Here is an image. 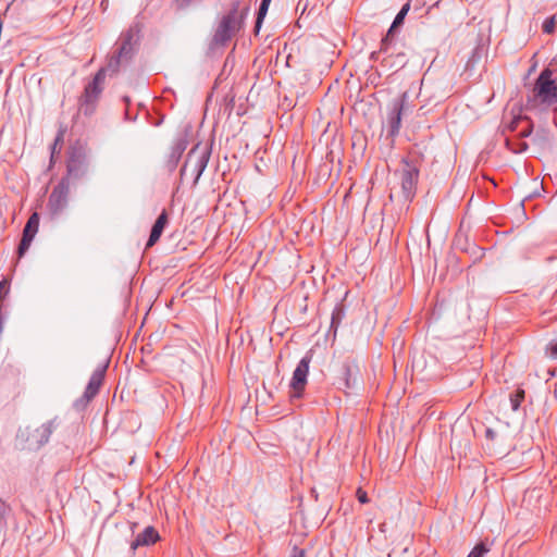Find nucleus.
I'll return each instance as SVG.
<instances>
[{"label":"nucleus","mask_w":557,"mask_h":557,"mask_svg":"<svg viewBox=\"0 0 557 557\" xmlns=\"http://www.w3.org/2000/svg\"><path fill=\"white\" fill-rule=\"evenodd\" d=\"M139 39L140 27L138 24H134L121 33L114 49L108 55L107 64L99 69L104 71V76L117 74L132 62L138 50Z\"/></svg>","instance_id":"1"},{"label":"nucleus","mask_w":557,"mask_h":557,"mask_svg":"<svg viewBox=\"0 0 557 557\" xmlns=\"http://www.w3.org/2000/svg\"><path fill=\"white\" fill-rule=\"evenodd\" d=\"M533 100L540 104H557V82L553 78V71L544 69L536 78L532 89Z\"/></svg>","instance_id":"2"},{"label":"nucleus","mask_w":557,"mask_h":557,"mask_svg":"<svg viewBox=\"0 0 557 557\" xmlns=\"http://www.w3.org/2000/svg\"><path fill=\"white\" fill-rule=\"evenodd\" d=\"M89 170V158L87 150L82 145L72 146L66 160V175L63 178L78 181L85 177Z\"/></svg>","instance_id":"3"},{"label":"nucleus","mask_w":557,"mask_h":557,"mask_svg":"<svg viewBox=\"0 0 557 557\" xmlns=\"http://www.w3.org/2000/svg\"><path fill=\"white\" fill-rule=\"evenodd\" d=\"M335 380L339 388L354 389L360 381V370L356 360L347 356L335 366Z\"/></svg>","instance_id":"4"},{"label":"nucleus","mask_w":557,"mask_h":557,"mask_svg":"<svg viewBox=\"0 0 557 557\" xmlns=\"http://www.w3.org/2000/svg\"><path fill=\"white\" fill-rule=\"evenodd\" d=\"M104 79V71L98 70L92 81L86 85L84 92L78 100L79 111L85 115H91L95 112L97 102L103 90L102 84Z\"/></svg>","instance_id":"5"},{"label":"nucleus","mask_w":557,"mask_h":557,"mask_svg":"<svg viewBox=\"0 0 557 557\" xmlns=\"http://www.w3.org/2000/svg\"><path fill=\"white\" fill-rule=\"evenodd\" d=\"M400 185L406 200H411L417 190L419 180V164L417 160L403 159L399 170Z\"/></svg>","instance_id":"6"},{"label":"nucleus","mask_w":557,"mask_h":557,"mask_svg":"<svg viewBox=\"0 0 557 557\" xmlns=\"http://www.w3.org/2000/svg\"><path fill=\"white\" fill-rule=\"evenodd\" d=\"M242 25V18H235L224 14L214 30L212 44L215 46H225L239 32Z\"/></svg>","instance_id":"7"},{"label":"nucleus","mask_w":557,"mask_h":557,"mask_svg":"<svg viewBox=\"0 0 557 557\" xmlns=\"http://www.w3.org/2000/svg\"><path fill=\"white\" fill-rule=\"evenodd\" d=\"M311 360V355L307 354L300 359L294 370L293 377L289 383L292 400L300 399L304 396Z\"/></svg>","instance_id":"8"},{"label":"nucleus","mask_w":557,"mask_h":557,"mask_svg":"<svg viewBox=\"0 0 557 557\" xmlns=\"http://www.w3.org/2000/svg\"><path fill=\"white\" fill-rule=\"evenodd\" d=\"M70 184L67 178H61L52 189L48 199V210L51 216H59L69 203Z\"/></svg>","instance_id":"9"},{"label":"nucleus","mask_w":557,"mask_h":557,"mask_svg":"<svg viewBox=\"0 0 557 557\" xmlns=\"http://www.w3.org/2000/svg\"><path fill=\"white\" fill-rule=\"evenodd\" d=\"M211 156V149L208 147L200 148V145L197 144L187 154L186 162L181 170V173L184 174L187 166L194 161V172L196 174L194 184H197L201 174L206 170L209 159Z\"/></svg>","instance_id":"10"},{"label":"nucleus","mask_w":557,"mask_h":557,"mask_svg":"<svg viewBox=\"0 0 557 557\" xmlns=\"http://www.w3.org/2000/svg\"><path fill=\"white\" fill-rule=\"evenodd\" d=\"M108 366L109 360L103 362L92 372L82 398L76 401V406L79 404L86 405L97 396L103 384Z\"/></svg>","instance_id":"11"},{"label":"nucleus","mask_w":557,"mask_h":557,"mask_svg":"<svg viewBox=\"0 0 557 557\" xmlns=\"http://www.w3.org/2000/svg\"><path fill=\"white\" fill-rule=\"evenodd\" d=\"M407 100V94L404 92L400 97L393 99L388 106L387 113V133L391 137L398 135L401 126V115Z\"/></svg>","instance_id":"12"},{"label":"nucleus","mask_w":557,"mask_h":557,"mask_svg":"<svg viewBox=\"0 0 557 557\" xmlns=\"http://www.w3.org/2000/svg\"><path fill=\"white\" fill-rule=\"evenodd\" d=\"M38 227H39V215L37 212H34L28 218V220L24 226L22 238H21V242L17 247V255L20 258L23 257L25 255V252L28 250L36 233L38 232Z\"/></svg>","instance_id":"13"},{"label":"nucleus","mask_w":557,"mask_h":557,"mask_svg":"<svg viewBox=\"0 0 557 557\" xmlns=\"http://www.w3.org/2000/svg\"><path fill=\"white\" fill-rule=\"evenodd\" d=\"M410 10V2H406L400 11L395 16L391 27L388 28L386 35L381 40V52H388L397 29L403 26L406 15L408 14Z\"/></svg>","instance_id":"14"},{"label":"nucleus","mask_w":557,"mask_h":557,"mask_svg":"<svg viewBox=\"0 0 557 557\" xmlns=\"http://www.w3.org/2000/svg\"><path fill=\"white\" fill-rule=\"evenodd\" d=\"M54 420H50L35 429L27 438L29 448L39 449L47 444L54 431Z\"/></svg>","instance_id":"15"},{"label":"nucleus","mask_w":557,"mask_h":557,"mask_svg":"<svg viewBox=\"0 0 557 557\" xmlns=\"http://www.w3.org/2000/svg\"><path fill=\"white\" fill-rule=\"evenodd\" d=\"M509 132H518V137H529L533 132V122L527 115H515L507 125Z\"/></svg>","instance_id":"16"},{"label":"nucleus","mask_w":557,"mask_h":557,"mask_svg":"<svg viewBox=\"0 0 557 557\" xmlns=\"http://www.w3.org/2000/svg\"><path fill=\"white\" fill-rule=\"evenodd\" d=\"M159 534L153 527H147L131 542V550L135 552L140 546H149L159 540Z\"/></svg>","instance_id":"17"},{"label":"nucleus","mask_w":557,"mask_h":557,"mask_svg":"<svg viewBox=\"0 0 557 557\" xmlns=\"http://www.w3.org/2000/svg\"><path fill=\"white\" fill-rule=\"evenodd\" d=\"M169 222V215L165 210H163L160 215L157 218L154 224L152 225L149 238L146 244V248L152 247L161 237L164 227Z\"/></svg>","instance_id":"18"},{"label":"nucleus","mask_w":557,"mask_h":557,"mask_svg":"<svg viewBox=\"0 0 557 557\" xmlns=\"http://www.w3.org/2000/svg\"><path fill=\"white\" fill-rule=\"evenodd\" d=\"M187 147V141L185 138L181 137L175 140L172 146V150L168 160V166L172 171L176 168L182 154L184 153Z\"/></svg>","instance_id":"19"},{"label":"nucleus","mask_w":557,"mask_h":557,"mask_svg":"<svg viewBox=\"0 0 557 557\" xmlns=\"http://www.w3.org/2000/svg\"><path fill=\"white\" fill-rule=\"evenodd\" d=\"M65 133H66V126L61 124L59 126V129H58V133L55 135V138L51 145V156H50V162L52 163L53 160H54V157L57 154H60L61 150H62V146H63V143H64V136H65Z\"/></svg>","instance_id":"20"},{"label":"nucleus","mask_w":557,"mask_h":557,"mask_svg":"<svg viewBox=\"0 0 557 557\" xmlns=\"http://www.w3.org/2000/svg\"><path fill=\"white\" fill-rule=\"evenodd\" d=\"M345 317V308L343 304H337L333 311L331 317V330L334 331V333L337 331L343 318Z\"/></svg>","instance_id":"21"},{"label":"nucleus","mask_w":557,"mask_h":557,"mask_svg":"<svg viewBox=\"0 0 557 557\" xmlns=\"http://www.w3.org/2000/svg\"><path fill=\"white\" fill-rule=\"evenodd\" d=\"M520 139V137H518L517 139L506 138L505 145L507 149L513 153H522L527 151L529 148L528 144Z\"/></svg>","instance_id":"22"},{"label":"nucleus","mask_w":557,"mask_h":557,"mask_svg":"<svg viewBox=\"0 0 557 557\" xmlns=\"http://www.w3.org/2000/svg\"><path fill=\"white\" fill-rule=\"evenodd\" d=\"M525 392L523 388H517L513 393L510 394L509 400L510 406L513 411L519 410L521 403L524 400Z\"/></svg>","instance_id":"23"},{"label":"nucleus","mask_w":557,"mask_h":557,"mask_svg":"<svg viewBox=\"0 0 557 557\" xmlns=\"http://www.w3.org/2000/svg\"><path fill=\"white\" fill-rule=\"evenodd\" d=\"M270 1L271 0H262L260 3V7H259L258 13H257V21H256V29L257 30L259 29L261 22L268 12Z\"/></svg>","instance_id":"24"},{"label":"nucleus","mask_w":557,"mask_h":557,"mask_svg":"<svg viewBox=\"0 0 557 557\" xmlns=\"http://www.w3.org/2000/svg\"><path fill=\"white\" fill-rule=\"evenodd\" d=\"M545 356L557 360V339L550 341L545 347Z\"/></svg>","instance_id":"25"},{"label":"nucleus","mask_w":557,"mask_h":557,"mask_svg":"<svg viewBox=\"0 0 557 557\" xmlns=\"http://www.w3.org/2000/svg\"><path fill=\"white\" fill-rule=\"evenodd\" d=\"M488 552V548L484 543L476 544L470 552L468 557H483Z\"/></svg>","instance_id":"26"},{"label":"nucleus","mask_w":557,"mask_h":557,"mask_svg":"<svg viewBox=\"0 0 557 557\" xmlns=\"http://www.w3.org/2000/svg\"><path fill=\"white\" fill-rule=\"evenodd\" d=\"M240 0H233L231 3V9L226 13V15L235 17V18H244L242 14H239V8H240Z\"/></svg>","instance_id":"27"},{"label":"nucleus","mask_w":557,"mask_h":557,"mask_svg":"<svg viewBox=\"0 0 557 557\" xmlns=\"http://www.w3.org/2000/svg\"><path fill=\"white\" fill-rule=\"evenodd\" d=\"M555 16L547 17L542 25V29L545 34H553L555 32Z\"/></svg>","instance_id":"28"},{"label":"nucleus","mask_w":557,"mask_h":557,"mask_svg":"<svg viewBox=\"0 0 557 557\" xmlns=\"http://www.w3.org/2000/svg\"><path fill=\"white\" fill-rule=\"evenodd\" d=\"M10 290V280L4 277L2 281H0V296H2V299L9 294Z\"/></svg>","instance_id":"29"},{"label":"nucleus","mask_w":557,"mask_h":557,"mask_svg":"<svg viewBox=\"0 0 557 557\" xmlns=\"http://www.w3.org/2000/svg\"><path fill=\"white\" fill-rule=\"evenodd\" d=\"M357 498L358 500L361 503V504H367L369 503V497H368V494L366 491H363L362 488H358L357 490Z\"/></svg>","instance_id":"30"},{"label":"nucleus","mask_w":557,"mask_h":557,"mask_svg":"<svg viewBox=\"0 0 557 557\" xmlns=\"http://www.w3.org/2000/svg\"><path fill=\"white\" fill-rule=\"evenodd\" d=\"M9 510V505H7L5 502L0 498V522L5 518Z\"/></svg>","instance_id":"31"},{"label":"nucleus","mask_w":557,"mask_h":557,"mask_svg":"<svg viewBox=\"0 0 557 557\" xmlns=\"http://www.w3.org/2000/svg\"><path fill=\"white\" fill-rule=\"evenodd\" d=\"M290 557H306V550L298 546H294Z\"/></svg>","instance_id":"32"},{"label":"nucleus","mask_w":557,"mask_h":557,"mask_svg":"<svg viewBox=\"0 0 557 557\" xmlns=\"http://www.w3.org/2000/svg\"><path fill=\"white\" fill-rule=\"evenodd\" d=\"M485 436H486L487 440L493 441L496 437V432L493 431L492 429H486Z\"/></svg>","instance_id":"33"},{"label":"nucleus","mask_w":557,"mask_h":557,"mask_svg":"<svg viewBox=\"0 0 557 557\" xmlns=\"http://www.w3.org/2000/svg\"><path fill=\"white\" fill-rule=\"evenodd\" d=\"M180 8L188 7L194 0H175Z\"/></svg>","instance_id":"34"},{"label":"nucleus","mask_w":557,"mask_h":557,"mask_svg":"<svg viewBox=\"0 0 557 557\" xmlns=\"http://www.w3.org/2000/svg\"><path fill=\"white\" fill-rule=\"evenodd\" d=\"M375 54H376V52H372L371 58H372V59H375Z\"/></svg>","instance_id":"35"},{"label":"nucleus","mask_w":557,"mask_h":557,"mask_svg":"<svg viewBox=\"0 0 557 557\" xmlns=\"http://www.w3.org/2000/svg\"><path fill=\"white\" fill-rule=\"evenodd\" d=\"M2 300V296H0V301Z\"/></svg>","instance_id":"36"}]
</instances>
